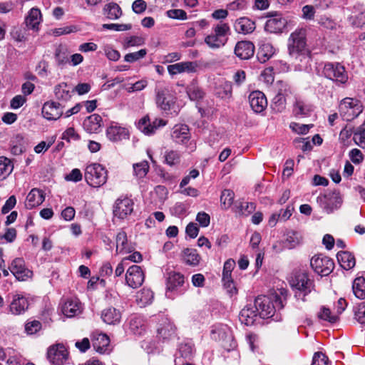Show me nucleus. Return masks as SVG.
Instances as JSON below:
<instances>
[{
	"label": "nucleus",
	"instance_id": "obj_1",
	"mask_svg": "<svg viewBox=\"0 0 365 365\" xmlns=\"http://www.w3.org/2000/svg\"><path fill=\"white\" fill-rule=\"evenodd\" d=\"M230 35L229 24L221 21L212 26L211 34L205 38V43L210 48L218 49L227 43Z\"/></svg>",
	"mask_w": 365,
	"mask_h": 365
},
{
	"label": "nucleus",
	"instance_id": "obj_2",
	"mask_svg": "<svg viewBox=\"0 0 365 365\" xmlns=\"http://www.w3.org/2000/svg\"><path fill=\"white\" fill-rule=\"evenodd\" d=\"M255 304L258 314L263 319L272 317L277 309L284 307L283 301L279 296H275L274 302L268 297L259 296L255 299Z\"/></svg>",
	"mask_w": 365,
	"mask_h": 365
},
{
	"label": "nucleus",
	"instance_id": "obj_3",
	"mask_svg": "<svg viewBox=\"0 0 365 365\" xmlns=\"http://www.w3.org/2000/svg\"><path fill=\"white\" fill-rule=\"evenodd\" d=\"M84 178L90 186L99 187L107 181V170L101 164L93 163L86 166Z\"/></svg>",
	"mask_w": 365,
	"mask_h": 365
},
{
	"label": "nucleus",
	"instance_id": "obj_4",
	"mask_svg": "<svg viewBox=\"0 0 365 365\" xmlns=\"http://www.w3.org/2000/svg\"><path fill=\"white\" fill-rule=\"evenodd\" d=\"M307 46V29L297 28L291 33L288 38V51L292 56L297 57Z\"/></svg>",
	"mask_w": 365,
	"mask_h": 365
},
{
	"label": "nucleus",
	"instance_id": "obj_5",
	"mask_svg": "<svg viewBox=\"0 0 365 365\" xmlns=\"http://www.w3.org/2000/svg\"><path fill=\"white\" fill-rule=\"evenodd\" d=\"M363 110L360 101L352 98H345L339 103V111L344 120L350 121L356 118Z\"/></svg>",
	"mask_w": 365,
	"mask_h": 365
},
{
	"label": "nucleus",
	"instance_id": "obj_6",
	"mask_svg": "<svg viewBox=\"0 0 365 365\" xmlns=\"http://www.w3.org/2000/svg\"><path fill=\"white\" fill-rule=\"evenodd\" d=\"M323 74L337 84H345L349 79L344 66L339 63H327L323 68Z\"/></svg>",
	"mask_w": 365,
	"mask_h": 365
},
{
	"label": "nucleus",
	"instance_id": "obj_7",
	"mask_svg": "<svg viewBox=\"0 0 365 365\" xmlns=\"http://www.w3.org/2000/svg\"><path fill=\"white\" fill-rule=\"evenodd\" d=\"M211 337L215 340H222V346L227 351L234 350L237 346V342L230 334L227 326L215 327L211 331Z\"/></svg>",
	"mask_w": 365,
	"mask_h": 365
},
{
	"label": "nucleus",
	"instance_id": "obj_8",
	"mask_svg": "<svg viewBox=\"0 0 365 365\" xmlns=\"http://www.w3.org/2000/svg\"><path fill=\"white\" fill-rule=\"evenodd\" d=\"M291 286L303 293L304 297L310 293L314 288V282L309 279L305 271H298L294 274L290 281Z\"/></svg>",
	"mask_w": 365,
	"mask_h": 365
},
{
	"label": "nucleus",
	"instance_id": "obj_9",
	"mask_svg": "<svg viewBox=\"0 0 365 365\" xmlns=\"http://www.w3.org/2000/svg\"><path fill=\"white\" fill-rule=\"evenodd\" d=\"M310 265L313 270L321 276L329 275L334 267L333 260L322 255L314 256L310 260Z\"/></svg>",
	"mask_w": 365,
	"mask_h": 365
},
{
	"label": "nucleus",
	"instance_id": "obj_10",
	"mask_svg": "<svg viewBox=\"0 0 365 365\" xmlns=\"http://www.w3.org/2000/svg\"><path fill=\"white\" fill-rule=\"evenodd\" d=\"M264 30L271 34L282 33L287 24V21L278 12H269Z\"/></svg>",
	"mask_w": 365,
	"mask_h": 365
},
{
	"label": "nucleus",
	"instance_id": "obj_11",
	"mask_svg": "<svg viewBox=\"0 0 365 365\" xmlns=\"http://www.w3.org/2000/svg\"><path fill=\"white\" fill-rule=\"evenodd\" d=\"M9 269L19 281H26L33 275L32 271L26 267L25 261L21 257L14 259L9 267Z\"/></svg>",
	"mask_w": 365,
	"mask_h": 365
},
{
	"label": "nucleus",
	"instance_id": "obj_12",
	"mask_svg": "<svg viewBox=\"0 0 365 365\" xmlns=\"http://www.w3.org/2000/svg\"><path fill=\"white\" fill-rule=\"evenodd\" d=\"M68 357V352L63 344H58L49 347L47 358L51 365H63Z\"/></svg>",
	"mask_w": 365,
	"mask_h": 365
},
{
	"label": "nucleus",
	"instance_id": "obj_13",
	"mask_svg": "<svg viewBox=\"0 0 365 365\" xmlns=\"http://www.w3.org/2000/svg\"><path fill=\"white\" fill-rule=\"evenodd\" d=\"M318 201L327 213H331L334 210L340 207L342 204L341 196L338 192H329L319 197Z\"/></svg>",
	"mask_w": 365,
	"mask_h": 365
},
{
	"label": "nucleus",
	"instance_id": "obj_14",
	"mask_svg": "<svg viewBox=\"0 0 365 365\" xmlns=\"http://www.w3.org/2000/svg\"><path fill=\"white\" fill-rule=\"evenodd\" d=\"M145 279V274L140 266H130L125 274V282L128 286L133 289L140 287Z\"/></svg>",
	"mask_w": 365,
	"mask_h": 365
},
{
	"label": "nucleus",
	"instance_id": "obj_15",
	"mask_svg": "<svg viewBox=\"0 0 365 365\" xmlns=\"http://www.w3.org/2000/svg\"><path fill=\"white\" fill-rule=\"evenodd\" d=\"M133 202L131 199L123 197L116 200L113 207V215L119 219H125L133 211Z\"/></svg>",
	"mask_w": 365,
	"mask_h": 365
},
{
	"label": "nucleus",
	"instance_id": "obj_16",
	"mask_svg": "<svg viewBox=\"0 0 365 365\" xmlns=\"http://www.w3.org/2000/svg\"><path fill=\"white\" fill-rule=\"evenodd\" d=\"M166 125V121L161 118H155L153 121H150L148 116L141 118L138 123V129L145 135L153 134L155 130Z\"/></svg>",
	"mask_w": 365,
	"mask_h": 365
},
{
	"label": "nucleus",
	"instance_id": "obj_17",
	"mask_svg": "<svg viewBox=\"0 0 365 365\" xmlns=\"http://www.w3.org/2000/svg\"><path fill=\"white\" fill-rule=\"evenodd\" d=\"M93 349L100 354H109L111 351L110 339L103 333L94 332L91 336Z\"/></svg>",
	"mask_w": 365,
	"mask_h": 365
},
{
	"label": "nucleus",
	"instance_id": "obj_18",
	"mask_svg": "<svg viewBox=\"0 0 365 365\" xmlns=\"http://www.w3.org/2000/svg\"><path fill=\"white\" fill-rule=\"evenodd\" d=\"M170 136L174 143L185 145L190 140L191 134L187 125L177 124L173 128Z\"/></svg>",
	"mask_w": 365,
	"mask_h": 365
},
{
	"label": "nucleus",
	"instance_id": "obj_19",
	"mask_svg": "<svg viewBox=\"0 0 365 365\" xmlns=\"http://www.w3.org/2000/svg\"><path fill=\"white\" fill-rule=\"evenodd\" d=\"M43 116L48 120H56L63 115V107L59 103L46 102L42 108Z\"/></svg>",
	"mask_w": 365,
	"mask_h": 365
},
{
	"label": "nucleus",
	"instance_id": "obj_20",
	"mask_svg": "<svg viewBox=\"0 0 365 365\" xmlns=\"http://www.w3.org/2000/svg\"><path fill=\"white\" fill-rule=\"evenodd\" d=\"M29 305L26 297L20 294H15L9 304V312L14 315L23 314L29 308Z\"/></svg>",
	"mask_w": 365,
	"mask_h": 365
},
{
	"label": "nucleus",
	"instance_id": "obj_21",
	"mask_svg": "<svg viewBox=\"0 0 365 365\" xmlns=\"http://www.w3.org/2000/svg\"><path fill=\"white\" fill-rule=\"evenodd\" d=\"M174 103L175 98L168 88L156 91V103L161 110H169Z\"/></svg>",
	"mask_w": 365,
	"mask_h": 365
},
{
	"label": "nucleus",
	"instance_id": "obj_22",
	"mask_svg": "<svg viewBox=\"0 0 365 365\" xmlns=\"http://www.w3.org/2000/svg\"><path fill=\"white\" fill-rule=\"evenodd\" d=\"M249 102L252 109L257 113L262 112L267 106V98L259 91H252L249 95Z\"/></svg>",
	"mask_w": 365,
	"mask_h": 365
},
{
	"label": "nucleus",
	"instance_id": "obj_23",
	"mask_svg": "<svg viewBox=\"0 0 365 365\" xmlns=\"http://www.w3.org/2000/svg\"><path fill=\"white\" fill-rule=\"evenodd\" d=\"M61 311L67 317H73L82 312V306L78 299H67L61 305Z\"/></svg>",
	"mask_w": 365,
	"mask_h": 365
},
{
	"label": "nucleus",
	"instance_id": "obj_24",
	"mask_svg": "<svg viewBox=\"0 0 365 365\" xmlns=\"http://www.w3.org/2000/svg\"><path fill=\"white\" fill-rule=\"evenodd\" d=\"M255 53V46L250 41H239L235 48V55L240 59H249Z\"/></svg>",
	"mask_w": 365,
	"mask_h": 365
},
{
	"label": "nucleus",
	"instance_id": "obj_25",
	"mask_svg": "<svg viewBox=\"0 0 365 365\" xmlns=\"http://www.w3.org/2000/svg\"><path fill=\"white\" fill-rule=\"evenodd\" d=\"M185 283L184 275L180 272H170L168 273L166 278V289L168 292L177 290L178 287H181Z\"/></svg>",
	"mask_w": 365,
	"mask_h": 365
},
{
	"label": "nucleus",
	"instance_id": "obj_26",
	"mask_svg": "<svg viewBox=\"0 0 365 365\" xmlns=\"http://www.w3.org/2000/svg\"><path fill=\"white\" fill-rule=\"evenodd\" d=\"M45 200L43 192L39 189L34 188L28 194L25 206L27 209L31 210L40 205Z\"/></svg>",
	"mask_w": 365,
	"mask_h": 365
},
{
	"label": "nucleus",
	"instance_id": "obj_27",
	"mask_svg": "<svg viewBox=\"0 0 365 365\" xmlns=\"http://www.w3.org/2000/svg\"><path fill=\"white\" fill-rule=\"evenodd\" d=\"M83 128L89 133L100 132L102 126V118L98 114H93L83 121Z\"/></svg>",
	"mask_w": 365,
	"mask_h": 365
},
{
	"label": "nucleus",
	"instance_id": "obj_28",
	"mask_svg": "<svg viewBox=\"0 0 365 365\" xmlns=\"http://www.w3.org/2000/svg\"><path fill=\"white\" fill-rule=\"evenodd\" d=\"M175 332V326L168 319H165L158 328V336L163 340L173 338Z\"/></svg>",
	"mask_w": 365,
	"mask_h": 365
},
{
	"label": "nucleus",
	"instance_id": "obj_29",
	"mask_svg": "<svg viewBox=\"0 0 365 365\" xmlns=\"http://www.w3.org/2000/svg\"><path fill=\"white\" fill-rule=\"evenodd\" d=\"M257 310L255 306H247L243 308L239 315V319L242 322L247 326H251L255 322L258 314L257 313Z\"/></svg>",
	"mask_w": 365,
	"mask_h": 365
},
{
	"label": "nucleus",
	"instance_id": "obj_30",
	"mask_svg": "<svg viewBox=\"0 0 365 365\" xmlns=\"http://www.w3.org/2000/svg\"><path fill=\"white\" fill-rule=\"evenodd\" d=\"M106 135L111 141H119L128 138V130L117 125H111L106 130Z\"/></svg>",
	"mask_w": 365,
	"mask_h": 365
},
{
	"label": "nucleus",
	"instance_id": "obj_31",
	"mask_svg": "<svg viewBox=\"0 0 365 365\" xmlns=\"http://www.w3.org/2000/svg\"><path fill=\"white\" fill-rule=\"evenodd\" d=\"M101 318L108 324H116L120 323L121 313L114 307H108L102 311Z\"/></svg>",
	"mask_w": 365,
	"mask_h": 365
},
{
	"label": "nucleus",
	"instance_id": "obj_32",
	"mask_svg": "<svg viewBox=\"0 0 365 365\" xmlns=\"http://www.w3.org/2000/svg\"><path fill=\"white\" fill-rule=\"evenodd\" d=\"M234 28L239 34H247L255 29V23L248 18H240L236 20Z\"/></svg>",
	"mask_w": 365,
	"mask_h": 365
},
{
	"label": "nucleus",
	"instance_id": "obj_33",
	"mask_svg": "<svg viewBox=\"0 0 365 365\" xmlns=\"http://www.w3.org/2000/svg\"><path fill=\"white\" fill-rule=\"evenodd\" d=\"M116 252L129 253L133 250V247L128 242L127 234L125 231H120L116 235Z\"/></svg>",
	"mask_w": 365,
	"mask_h": 365
},
{
	"label": "nucleus",
	"instance_id": "obj_34",
	"mask_svg": "<svg viewBox=\"0 0 365 365\" xmlns=\"http://www.w3.org/2000/svg\"><path fill=\"white\" fill-rule=\"evenodd\" d=\"M41 21V11L37 8H32L26 18V27L34 31L38 30V26Z\"/></svg>",
	"mask_w": 365,
	"mask_h": 365
},
{
	"label": "nucleus",
	"instance_id": "obj_35",
	"mask_svg": "<svg viewBox=\"0 0 365 365\" xmlns=\"http://www.w3.org/2000/svg\"><path fill=\"white\" fill-rule=\"evenodd\" d=\"M336 257L340 266L346 270L351 269L355 266V258L349 252H339L336 255Z\"/></svg>",
	"mask_w": 365,
	"mask_h": 365
},
{
	"label": "nucleus",
	"instance_id": "obj_36",
	"mask_svg": "<svg viewBox=\"0 0 365 365\" xmlns=\"http://www.w3.org/2000/svg\"><path fill=\"white\" fill-rule=\"evenodd\" d=\"M312 110V106L309 103L299 98L296 99L293 107V113L295 116H307Z\"/></svg>",
	"mask_w": 365,
	"mask_h": 365
},
{
	"label": "nucleus",
	"instance_id": "obj_37",
	"mask_svg": "<svg viewBox=\"0 0 365 365\" xmlns=\"http://www.w3.org/2000/svg\"><path fill=\"white\" fill-rule=\"evenodd\" d=\"M275 49L270 43H262L258 49L257 57L259 62L265 63L274 55Z\"/></svg>",
	"mask_w": 365,
	"mask_h": 365
},
{
	"label": "nucleus",
	"instance_id": "obj_38",
	"mask_svg": "<svg viewBox=\"0 0 365 365\" xmlns=\"http://www.w3.org/2000/svg\"><path fill=\"white\" fill-rule=\"evenodd\" d=\"M103 14L110 20H116L122 16L123 12L116 3L111 2L104 6Z\"/></svg>",
	"mask_w": 365,
	"mask_h": 365
},
{
	"label": "nucleus",
	"instance_id": "obj_39",
	"mask_svg": "<svg viewBox=\"0 0 365 365\" xmlns=\"http://www.w3.org/2000/svg\"><path fill=\"white\" fill-rule=\"evenodd\" d=\"M178 351L182 357L190 359L195 353L194 344L191 340H185L179 344Z\"/></svg>",
	"mask_w": 365,
	"mask_h": 365
},
{
	"label": "nucleus",
	"instance_id": "obj_40",
	"mask_svg": "<svg viewBox=\"0 0 365 365\" xmlns=\"http://www.w3.org/2000/svg\"><path fill=\"white\" fill-rule=\"evenodd\" d=\"M72 91L66 83H61L56 86L54 88L56 98L62 101H68L71 97Z\"/></svg>",
	"mask_w": 365,
	"mask_h": 365
},
{
	"label": "nucleus",
	"instance_id": "obj_41",
	"mask_svg": "<svg viewBox=\"0 0 365 365\" xmlns=\"http://www.w3.org/2000/svg\"><path fill=\"white\" fill-rule=\"evenodd\" d=\"M69 51L66 45H58L55 51V59L58 66H63L69 62Z\"/></svg>",
	"mask_w": 365,
	"mask_h": 365
},
{
	"label": "nucleus",
	"instance_id": "obj_42",
	"mask_svg": "<svg viewBox=\"0 0 365 365\" xmlns=\"http://www.w3.org/2000/svg\"><path fill=\"white\" fill-rule=\"evenodd\" d=\"M14 165L6 157H0V181L5 180L12 172Z\"/></svg>",
	"mask_w": 365,
	"mask_h": 365
},
{
	"label": "nucleus",
	"instance_id": "obj_43",
	"mask_svg": "<svg viewBox=\"0 0 365 365\" xmlns=\"http://www.w3.org/2000/svg\"><path fill=\"white\" fill-rule=\"evenodd\" d=\"M130 329L135 335H141L145 330V325L141 317H133L130 321Z\"/></svg>",
	"mask_w": 365,
	"mask_h": 365
},
{
	"label": "nucleus",
	"instance_id": "obj_44",
	"mask_svg": "<svg viewBox=\"0 0 365 365\" xmlns=\"http://www.w3.org/2000/svg\"><path fill=\"white\" fill-rule=\"evenodd\" d=\"M183 259L186 264L195 266L199 264L200 257L196 250L186 248L183 250Z\"/></svg>",
	"mask_w": 365,
	"mask_h": 365
},
{
	"label": "nucleus",
	"instance_id": "obj_45",
	"mask_svg": "<svg viewBox=\"0 0 365 365\" xmlns=\"http://www.w3.org/2000/svg\"><path fill=\"white\" fill-rule=\"evenodd\" d=\"M352 289L354 295L361 299L365 298V278L357 277L353 282Z\"/></svg>",
	"mask_w": 365,
	"mask_h": 365
},
{
	"label": "nucleus",
	"instance_id": "obj_46",
	"mask_svg": "<svg viewBox=\"0 0 365 365\" xmlns=\"http://www.w3.org/2000/svg\"><path fill=\"white\" fill-rule=\"evenodd\" d=\"M302 240V237L299 232L296 231H290L287 234V238L284 242V246L287 248L292 249L299 245Z\"/></svg>",
	"mask_w": 365,
	"mask_h": 365
},
{
	"label": "nucleus",
	"instance_id": "obj_47",
	"mask_svg": "<svg viewBox=\"0 0 365 365\" xmlns=\"http://www.w3.org/2000/svg\"><path fill=\"white\" fill-rule=\"evenodd\" d=\"M186 93L191 101H199L204 97V92L195 83H190L186 88Z\"/></svg>",
	"mask_w": 365,
	"mask_h": 365
},
{
	"label": "nucleus",
	"instance_id": "obj_48",
	"mask_svg": "<svg viewBox=\"0 0 365 365\" xmlns=\"http://www.w3.org/2000/svg\"><path fill=\"white\" fill-rule=\"evenodd\" d=\"M153 297V292L150 289L143 288L138 293L137 301L140 303L141 306H145L152 302Z\"/></svg>",
	"mask_w": 365,
	"mask_h": 365
},
{
	"label": "nucleus",
	"instance_id": "obj_49",
	"mask_svg": "<svg viewBox=\"0 0 365 365\" xmlns=\"http://www.w3.org/2000/svg\"><path fill=\"white\" fill-rule=\"evenodd\" d=\"M234 192L231 190H224L220 196L221 206L223 209H228L232 204Z\"/></svg>",
	"mask_w": 365,
	"mask_h": 365
},
{
	"label": "nucleus",
	"instance_id": "obj_50",
	"mask_svg": "<svg viewBox=\"0 0 365 365\" xmlns=\"http://www.w3.org/2000/svg\"><path fill=\"white\" fill-rule=\"evenodd\" d=\"M165 162L170 166L176 165L180 162V154L177 150H167L165 153Z\"/></svg>",
	"mask_w": 365,
	"mask_h": 365
},
{
	"label": "nucleus",
	"instance_id": "obj_51",
	"mask_svg": "<svg viewBox=\"0 0 365 365\" xmlns=\"http://www.w3.org/2000/svg\"><path fill=\"white\" fill-rule=\"evenodd\" d=\"M149 168V164L145 160L133 165L134 174L138 178H143L147 175Z\"/></svg>",
	"mask_w": 365,
	"mask_h": 365
},
{
	"label": "nucleus",
	"instance_id": "obj_52",
	"mask_svg": "<svg viewBox=\"0 0 365 365\" xmlns=\"http://www.w3.org/2000/svg\"><path fill=\"white\" fill-rule=\"evenodd\" d=\"M286 106V97L283 94H277L272 100V107L277 112H282Z\"/></svg>",
	"mask_w": 365,
	"mask_h": 365
},
{
	"label": "nucleus",
	"instance_id": "obj_53",
	"mask_svg": "<svg viewBox=\"0 0 365 365\" xmlns=\"http://www.w3.org/2000/svg\"><path fill=\"white\" fill-rule=\"evenodd\" d=\"M319 318L321 319L327 321L331 323H334L338 320V316L332 314L329 309L322 307L319 313L318 314Z\"/></svg>",
	"mask_w": 365,
	"mask_h": 365
},
{
	"label": "nucleus",
	"instance_id": "obj_54",
	"mask_svg": "<svg viewBox=\"0 0 365 365\" xmlns=\"http://www.w3.org/2000/svg\"><path fill=\"white\" fill-rule=\"evenodd\" d=\"M147 54V50L145 48H143L139 50L137 52L127 53L124 56V60L128 63H133L139 59H141L145 56Z\"/></svg>",
	"mask_w": 365,
	"mask_h": 365
},
{
	"label": "nucleus",
	"instance_id": "obj_55",
	"mask_svg": "<svg viewBox=\"0 0 365 365\" xmlns=\"http://www.w3.org/2000/svg\"><path fill=\"white\" fill-rule=\"evenodd\" d=\"M145 43V39L141 36H132L125 40L124 47L139 46Z\"/></svg>",
	"mask_w": 365,
	"mask_h": 365
},
{
	"label": "nucleus",
	"instance_id": "obj_56",
	"mask_svg": "<svg viewBox=\"0 0 365 365\" xmlns=\"http://www.w3.org/2000/svg\"><path fill=\"white\" fill-rule=\"evenodd\" d=\"M355 319L361 324H365V302H361L355 307Z\"/></svg>",
	"mask_w": 365,
	"mask_h": 365
},
{
	"label": "nucleus",
	"instance_id": "obj_57",
	"mask_svg": "<svg viewBox=\"0 0 365 365\" xmlns=\"http://www.w3.org/2000/svg\"><path fill=\"white\" fill-rule=\"evenodd\" d=\"M349 20L352 25L356 27H363L365 26V10L361 11L360 13L351 16L349 18Z\"/></svg>",
	"mask_w": 365,
	"mask_h": 365
},
{
	"label": "nucleus",
	"instance_id": "obj_58",
	"mask_svg": "<svg viewBox=\"0 0 365 365\" xmlns=\"http://www.w3.org/2000/svg\"><path fill=\"white\" fill-rule=\"evenodd\" d=\"M167 16L173 19L185 20L187 19V14L182 9H170L166 12Z\"/></svg>",
	"mask_w": 365,
	"mask_h": 365
},
{
	"label": "nucleus",
	"instance_id": "obj_59",
	"mask_svg": "<svg viewBox=\"0 0 365 365\" xmlns=\"http://www.w3.org/2000/svg\"><path fill=\"white\" fill-rule=\"evenodd\" d=\"M102 28L108 30H114L116 31H128L131 29V24H104Z\"/></svg>",
	"mask_w": 365,
	"mask_h": 365
},
{
	"label": "nucleus",
	"instance_id": "obj_60",
	"mask_svg": "<svg viewBox=\"0 0 365 365\" xmlns=\"http://www.w3.org/2000/svg\"><path fill=\"white\" fill-rule=\"evenodd\" d=\"M302 19L307 21H311L314 19L316 11L312 5H305L302 7Z\"/></svg>",
	"mask_w": 365,
	"mask_h": 365
},
{
	"label": "nucleus",
	"instance_id": "obj_61",
	"mask_svg": "<svg viewBox=\"0 0 365 365\" xmlns=\"http://www.w3.org/2000/svg\"><path fill=\"white\" fill-rule=\"evenodd\" d=\"M232 88L230 83H226L219 88L217 95L222 99L230 98L232 96Z\"/></svg>",
	"mask_w": 365,
	"mask_h": 365
},
{
	"label": "nucleus",
	"instance_id": "obj_62",
	"mask_svg": "<svg viewBox=\"0 0 365 365\" xmlns=\"http://www.w3.org/2000/svg\"><path fill=\"white\" fill-rule=\"evenodd\" d=\"M313 125H306V124H299L297 123H292L290 124V128L292 130L298 134H307L310 128H312Z\"/></svg>",
	"mask_w": 365,
	"mask_h": 365
},
{
	"label": "nucleus",
	"instance_id": "obj_63",
	"mask_svg": "<svg viewBox=\"0 0 365 365\" xmlns=\"http://www.w3.org/2000/svg\"><path fill=\"white\" fill-rule=\"evenodd\" d=\"M41 329V323L39 321L34 320L27 322L25 325V330L28 334H34Z\"/></svg>",
	"mask_w": 365,
	"mask_h": 365
},
{
	"label": "nucleus",
	"instance_id": "obj_64",
	"mask_svg": "<svg viewBox=\"0 0 365 365\" xmlns=\"http://www.w3.org/2000/svg\"><path fill=\"white\" fill-rule=\"evenodd\" d=\"M328 357L322 352H316L314 354L312 365H328Z\"/></svg>",
	"mask_w": 365,
	"mask_h": 365
}]
</instances>
